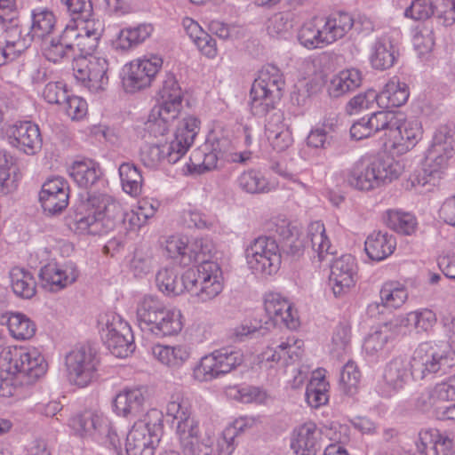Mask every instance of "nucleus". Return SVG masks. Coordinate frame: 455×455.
<instances>
[{
  "mask_svg": "<svg viewBox=\"0 0 455 455\" xmlns=\"http://www.w3.org/2000/svg\"><path fill=\"white\" fill-rule=\"evenodd\" d=\"M323 20V30L325 32L329 44L336 40L342 38L353 27V17L344 12L333 13Z\"/></svg>",
  "mask_w": 455,
  "mask_h": 455,
  "instance_id": "obj_40",
  "label": "nucleus"
},
{
  "mask_svg": "<svg viewBox=\"0 0 455 455\" xmlns=\"http://www.w3.org/2000/svg\"><path fill=\"white\" fill-rule=\"evenodd\" d=\"M390 331L388 324H385L380 330L369 334L363 343L364 351L371 355L381 351L388 340L394 338Z\"/></svg>",
  "mask_w": 455,
  "mask_h": 455,
  "instance_id": "obj_57",
  "label": "nucleus"
},
{
  "mask_svg": "<svg viewBox=\"0 0 455 455\" xmlns=\"http://www.w3.org/2000/svg\"><path fill=\"white\" fill-rule=\"evenodd\" d=\"M387 224L395 232L409 235L415 231L417 222L410 213L389 210L387 212Z\"/></svg>",
  "mask_w": 455,
  "mask_h": 455,
  "instance_id": "obj_52",
  "label": "nucleus"
},
{
  "mask_svg": "<svg viewBox=\"0 0 455 455\" xmlns=\"http://www.w3.org/2000/svg\"><path fill=\"white\" fill-rule=\"evenodd\" d=\"M118 172L123 190L132 196L140 195L143 184L140 170L133 163L125 162L120 164Z\"/></svg>",
  "mask_w": 455,
  "mask_h": 455,
  "instance_id": "obj_46",
  "label": "nucleus"
},
{
  "mask_svg": "<svg viewBox=\"0 0 455 455\" xmlns=\"http://www.w3.org/2000/svg\"><path fill=\"white\" fill-rule=\"evenodd\" d=\"M46 367L44 357L35 348L8 347L0 354V371L8 375L24 374L37 379L45 373Z\"/></svg>",
  "mask_w": 455,
  "mask_h": 455,
  "instance_id": "obj_6",
  "label": "nucleus"
},
{
  "mask_svg": "<svg viewBox=\"0 0 455 455\" xmlns=\"http://www.w3.org/2000/svg\"><path fill=\"white\" fill-rule=\"evenodd\" d=\"M161 66L162 60L158 57L137 59L125 65L122 78L125 92L133 93L149 86Z\"/></svg>",
  "mask_w": 455,
  "mask_h": 455,
  "instance_id": "obj_13",
  "label": "nucleus"
},
{
  "mask_svg": "<svg viewBox=\"0 0 455 455\" xmlns=\"http://www.w3.org/2000/svg\"><path fill=\"white\" fill-rule=\"evenodd\" d=\"M156 283L158 289L167 295H180L187 291L185 283V273L179 277L174 269L163 268L156 276Z\"/></svg>",
  "mask_w": 455,
  "mask_h": 455,
  "instance_id": "obj_47",
  "label": "nucleus"
},
{
  "mask_svg": "<svg viewBox=\"0 0 455 455\" xmlns=\"http://www.w3.org/2000/svg\"><path fill=\"white\" fill-rule=\"evenodd\" d=\"M68 182L61 177L46 180L39 194L44 211L52 215L61 212L68 204Z\"/></svg>",
  "mask_w": 455,
  "mask_h": 455,
  "instance_id": "obj_19",
  "label": "nucleus"
},
{
  "mask_svg": "<svg viewBox=\"0 0 455 455\" xmlns=\"http://www.w3.org/2000/svg\"><path fill=\"white\" fill-rule=\"evenodd\" d=\"M250 107L251 113L256 116H265L275 110V103L280 98L270 95L262 89L251 87L250 92Z\"/></svg>",
  "mask_w": 455,
  "mask_h": 455,
  "instance_id": "obj_50",
  "label": "nucleus"
},
{
  "mask_svg": "<svg viewBox=\"0 0 455 455\" xmlns=\"http://www.w3.org/2000/svg\"><path fill=\"white\" fill-rule=\"evenodd\" d=\"M402 165L392 158H375L366 167L356 164L347 176V183L359 190H371L399 178Z\"/></svg>",
  "mask_w": 455,
  "mask_h": 455,
  "instance_id": "obj_4",
  "label": "nucleus"
},
{
  "mask_svg": "<svg viewBox=\"0 0 455 455\" xmlns=\"http://www.w3.org/2000/svg\"><path fill=\"white\" fill-rule=\"evenodd\" d=\"M165 250L168 256L187 267L201 259V256L211 253L210 244L203 239L188 243L187 239L171 236L166 240Z\"/></svg>",
  "mask_w": 455,
  "mask_h": 455,
  "instance_id": "obj_17",
  "label": "nucleus"
},
{
  "mask_svg": "<svg viewBox=\"0 0 455 455\" xmlns=\"http://www.w3.org/2000/svg\"><path fill=\"white\" fill-rule=\"evenodd\" d=\"M395 245V238L392 235L387 232L373 231L364 243V250L370 259L380 261L394 252Z\"/></svg>",
  "mask_w": 455,
  "mask_h": 455,
  "instance_id": "obj_28",
  "label": "nucleus"
},
{
  "mask_svg": "<svg viewBox=\"0 0 455 455\" xmlns=\"http://www.w3.org/2000/svg\"><path fill=\"white\" fill-rule=\"evenodd\" d=\"M146 403V390L143 388H126L118 393L114 400L115 411L125 418L139 417Z\"/></svg>",
  "mask_w": 455,
  "mask_h": 455,
  "instance_id": "obj_25",
  "label": "nucleus"
},
{
  "mask_svg": "<svg viewBox=\"0 0 455 455\" xmlns=\"http://www.w3.org/2000/svg\"><path fill=\"white\" fill-rule=\"evenodd\" d=\"M200 121L195 116L183 118L176 129L173 139L164 144H152L140 151L142 164L157 169L164 164H176L188 150L200 130Z\"/></svg>",
  "mask_w": 455,
  "mask_h": 455,
  "instance_id": "obj_2",
  "label": "nucleus"
},
{
  "mask_svg": "<svg viewBox=\"0 0 455 455\" xmlns=\"http://www.w3.org/2000/svg\"><path fill=\"white\" fill-rule=\"evenodd\" d=\"M399 56V50L388 36L378 39L371 46L370 62L377 70H386L394 66Z\"/></svg>",
  "mask_w": 455,
  "mask_h": 455,
  "instance_id": "obj_26",
  "label": "nucleus"
},
{
  "mask_svg": "<svg viewBox=\"0 0 455 455\" xmlns=\"http://www.w3.org/2000/svg\"><path fill=\"white\" fill-rule=\"evenodd\" d=\"M209 254L201 256V262L196 269H194L195 278L196 279V285L204 284L212 278L220 279L222 277V271L219 264L215 261L209 260L206 257Z\"/></svg>",
  "mask_w": 455,
  "mask_h": 455,
  "instance_id": "obj_55",
  "label": "nucleus"
},
{
  "mask_svg": "<svg viewBox=\"0 0 455 455\" xmlns=\"http://www.w3.org/2000/svg\"><path fill=\"white\" fill-rule=\"evenodd\" d=\"M153 356L164 365L172 369L181 367L190 357V347L184 344L175 346L155 345Z\"/></svg>",
  "mask_w": 455,
  "mask_h": 455,
  "instance_id": "obj_29",
  "label": "nucleus"
},
{
  "mask_svg": "<svg viewBox=\"0 0 455 455\" xmlns=\"http://www.w3.org/2000/svg\"><path fill=\"white\" fill-rule=\"evenodd\" d=\"M8 328L12 336L17 339H28L36 333V324L21 313L10 315Z\"/></svg>",
  "mask_w": 455,
  "mask_h": 455,
  "instance_id": "obj_51",
  "label": "nucleus"
},
{
  "mask_svg": "<svg viewBox=\"0 0 455 455\" xmlns=\"http://www.w3.org/2000/svg\"><path fill=\"white\" fill-rule=\"evenodd\" d=\"M454 135L453 130L447 125H441L436 129L427 158L433 160L437 166H444L451 157L455 146Z\"/></svg>",
  "mask_w": 455,
  "mask_h": 455,
  "instance_id": "obj_24",
  "label": "nucleus"
},
{
  "mask_svg": "<svg viewBox=\"0 0 455 455\" xmlns=\"http://www.w3.org/2000/svg\"><path fill=\"white\" fill-rule=\"evenodd\" d=\"M182 329L181 314L179 310L165 307L156 317V321L147 330L156 336L164 337L179 333Z\"/></svg>",
  "mask_w": 455,
  "mask_h": 455,
  "instance_id": "obj_37",
  "label": "nucleus"
},
{
  "mask_svg": "<svg viewBox=\"0 0 455 455\" xmlns=\"http://www.w3.org/2000/svg\"><path fill=\"white\" fill-rule=\"evenodd\" d=\"M116 208L118 204L108 195L90 196L78 206L73 228L79 234L101 235L105 232L103 219L110 211Z\"/></svg>",
  "mask_w": 455,
  "mask_h": 455,
  "instance_id": "obj_5",
  "label": "nucleus"
},
{
  "mask_svg": "<svg viewBox=\"0 0 455 455\" xmlns=\"http://www.w3.org/2000/svg\"><path fill=\"white\" fill-rule=\"evenodd\" d=\"M164 304L157 297L146 295L139 300L136 317L141 330L147 331L156 321L157 315L164 310Z\"/></svg>",
  "mask_w": 455,
  "mask_h": 455,
  "instance_id": "obj_41",
  "label": "nucleus"
},
{
  "mask_svg": "<svg viewBox=\"0 0 455 455\" xmlns=\"http://www.w3.org/2000/svg\"><path fill=\"white\" fill-rule=\"evenodd\" d=\"M307 241L317 254L318 260L323 261L330 253L331 243L326 235L324 225L320 221L310 223L307 232Z\"/></svg>",
  "mask_w": 455,
  "mask_h": 455,
  "instance_id": "obj_48",
  "label": "nucleus"
},
{
  "mask_svg": "<svg viewBox=\"0 0 455 455\" xmlns=\"http://www.w3.org/2000/svg\"><path fill=\"white\" fill-rule=\"evenodd\" d=\"M230 146V141L226 139H217L212 143L211 152L204 155L202 166L206 171H211L218 167L220 158H226L227 148Z\"/></svg>",
  "mask_w": 455,
  "mask_h": 455,
  "instance_id": "obj_59",
  "label": "nucleus"
},
{
  "mask_svg": "<svg viewBox=\"0 0 455 455\" xmlns=\"http://www.w3.org/2000/svg\"><path fill=\"white\" fill-rule=\"evenodd\" d=\"M69 175L79 187L88 188L97 183L102 172L99 164L86 159L75 162L69 168Z\"/></svg>",
  "mask_w": 455,
  "mask_h": 455,
  "instance_id": "obj_35",
  "label": "nucleus"
},
{
  "mask_svg": "<svg viewBox=\"0 0 455 455\" xmlns=\"http://www.w3.org/2000/svg\"><path fill=\"white\" fill-rule=\"evenodd\" d=\"M153 31L149 24H140L135 28H127L120 30L114 46L117 50L128 51L144 42Z\"/></svg>",
  "mask_w": 455,
  "mask_h": 455,
  "instance_id": "obj_42",
  "label": "nucleus"
},
{
  "mask_svg": "<svg viewBox=\"0 0 455 455\" xmlns=\"http://www.w3.org/2000/svg\"><path fill=\"white\" fill-rule=\"evenodd\" d=\"M98 364L97 354L90 346L76 347L65 356L68 379L81 387L88 386L92 381Z\"/></svg>",
  "mask_w": 455,
  "mask_h": 455,
  "instance_id": "obj_10",
  "label": "nucleus"
},
{
  "mask_svg": "<svg viewBox=\"0 0 455 455\" xmlns=\"http://www.w3.org/2000/svg\"><path fill=\"white\" fill-rule=\"evenodd\" d=\"M180 110L167 107L156 106L149 115L146 124L148 131L154 136L164 135L173 121L179 116Z\"/></svg>",
  "mask_w": 455,
  "mask_h": 455,
  "instance_id": "obj_39",
  "label": "nucleus"
},
{
  "mask_svg": "<svg viewBox=\"0 0 455 455\" xmlns=\"http://www.w3.org/2000/svg\"><path fill=\"white\" fill-rule=\"evenodd\" d=\"M375 102L378 104V92L375 90L369 89L350 99L345 110L349 116L355 115L372 108Z\"/></svg>",
  "mask_w": 455,
  "mask_h": 455,
  "instance_id": "obj_54",
  "label": "nucleus"
},
{
  "mask_svg": "<svg viewBox=\"0 0 455 455\" xmlns=\"http://www.w3.org/2000/svg\"><path fill=\"white\" fill-rule=\"evenodd\" d=\"M436 18L443 26H451L455 22V0H441L435 7ZM435 13L432 0H413L405 9L404 15L414 20H425Z\"/></svg>",
  "mask_w": 455,
  "mask_h": 455,
  "instance_id": "obj_16",
  "label": "nucleus"
},
{
  "mask_svg": "<svg viewBox=\"0 0 455 455\" xmlns=\"http://www.w3.org/2000/svg\"><path fill=\"white\" fill-rule=\"evenodd\" d=\"M408 379V364L403 358L395 357L385 366L383 379L385 384L392 390L403 389Z\"/></svg>",
  "mask_w": 455,
  "mask_h": 455,
  "instance_id": "obj_43",
  "label": "nucleus"
},
{
  "mask_svg": "<svg viewBox=\"0 0 455 455\" xmlns=\"http://www.w3.org/2000/svg\"><path fill=\"white\" fill-rule=\"evenodd\" d=\"M11 288L21 299H29L36 295V282L33 274L20 267H14L9 273Z\"/></svg>",
  "mask_w": 455,
  "mask_h": 455,
  "instance_id": "obj_38",
  "label": "nucleus"
},
{
  "mask_svg": "<svg viewBox=\"0 0 455 455\" xmlns=\"http://www.w3.org/2000/svg\"><path fill=\"white\" fill-rule=\"evenodd\" d=\"M158 94L162 102L158 105L168 108L181 109L182 91L173 74L168 73L162 81Z\"/></svg>",
  "mask_w": 455,
  "mask_h": 455,
  "instance_id": "obj_45",
  "label": "nucleus"
},
{
  "mask_svg": "<svg viewBox=\"0 0 455 455\" xmlns=\"http://www.w3.org/2000/svg\"><path fill=\"white\" fill-rule=\"evenodd\" d=\"M380 299L385 306L398 308L407 300L408 292L403 285L389 282L382 286Z\"/></svg>",
  "mask_w": 455,
  "mask_h": 455,
  "instance_id": "obj_53",
  "label": "nucleus"
},
{
  "mask_svg": "<svg viewBox=\"0 0 455 455\" xmlns=\"http://www.w3.org/2000/svg\"><path fill=\"white\" fill-rule=\"evenodd\" d=\"M399 113L393 111L381 110L372 113L370 117L371 119V125L375 133L384 131L387 136L394 124H396V117Z\"/></svg>",
  "mask_w": 455,
  "mask_h": 455,
  "instance_id": "obj_61",
  "label": "nucleus"
},
{
  "mask_svg": "<svg viewBox=\"0 0 455 455\" xmlns=\"http://www.w3.org/2000/svg\"><path fill=\"white\" fill-rule=\"evenodd\" d=\"M185 283L187 291L196 299L199 302H208L219 296L223 290V278L214 279L206 282L204 284L196 285L194 268H188L185 271Z\"/></svg>",
  "mask_w": 455,
  "mask_h": 455,
  "instance_id": "obj_27",
  "label": "nucleus"
},
{
  "mask_svg": "<svg viewBox=\"0 0 455 455\" xmlns=\"http://www.w3.org/2000/svg\"><path fill=\"white\" fill-rule=\"evenodd\" d=\"M360 378L361 373L355 363L350 361L347 362L340 372V385L343 390L349 395H353L359 384Z\"/></svg>",
  "mask_w": 455,
  "mask_h": 455,
  "instance_id": "obj_60",
  "label": "nucleus"
},
{
  "mask_svg": "<svg viewBox=\"0 0 455 455\" xmlns=\"http://www.w3.org/2000/svg\"><path fill=\"white\" fill-rule=\"evenodd\" d=\"M322 431L313 422H307L294 431L291 447L294 451L317 452L321 448Z\"/></svg>",
  "mask_w": 455,
  "mask_h": 455,
  "instance_id": "obj_31",
  "label": "nucleus"
},
{
  "mask_svg": "<svg viewBox=\"0 0 455 455\" xmlns=\"http://www.w3.org/2000/svg\"><path fill=\"white\" fill-rule=\"evenodd\" d=\"M264 307L275 325L294 330L299 326L298 312L281 294L269 292L266 295Z\"/></svg>",
  "mask_w": 455,
  "mask_h": 455,
  "instance_id": "obj_21",
  "label": "nucleus"
},
{
  "mask_svg": "<svg viewBox=\"0 0 455 455\" xmlns=\"http://www.w3.org/2000/svg\"><path fill=\"white\" fill-rule=\"evenodd\" d=\"M3 130L10 144L27 155H34L42 147L39 127L31 122L8 124Z\"/></svg>",
  "mask_w": 455,
  "mask_h": 455,
  "instance_id": "obj_18",
  "label": "nucleus"
},
{
  "mask_svg": "<svg viewBox=\"0 0 455 455\" xmlns=\"http://www.w3.org/2000/svg\"><path fill=\"white\" fill-rule=\"evenodd\" d=\"M101 337L108 350L116 357H127L135 349L132 329L119 315H112L111 319H108L102 328Z\"/></svg>",
  "mask_w": 455,
  "mask_h": 455,
  "instance_id": "obj_12",
  "label": "nucleus"
},
{
  "mask_svg": "<svg viewBox=\"0 0 455 455\" xmlns=\"http://www.w3.org/2000/svg\"><path fill=\"white\" fill-rule=\"evenodd\" d=\"M68 95L67 84L62 81H50L42 91L43 99L52 105H62Z\"/></svg>",
  "mask_w": 455,
  "mask_h": 455,
  "instance_id": "obj_58",
  "label": "nucleus"
},
{
  "mask_svg": "<svg viewBox=\"0 0 455 455\" xmlns=\"http://www.w3.org/2000/svg\"><path fill=\"white\" fill-rule=\"evenodd\" d=\"M357 266L351 254H344L331 265L329 283L335 296L347 293L355 283Z\"/></svg>",
  "mask_w": 455,
  "mask_h": 455,
  "instance_id": "obj_20",
  "label": "nucleus"
},
{
  "mask_svg": "<svg viewBox=\"0 0 455 455\" xmlns=\"http://www.w3.org/2000/svg\"><path fill=\"white\" fill-rule=\"evenodd\" d=\"M55 26V16L47 9H36L32 12V22L29 30L25 32L15 23L9 31L10 37L15 43L26 42L25 50L35 38L42 39L52 33Z\"/></svg>",
  "mask_w": 455,
  "mask_h": 455,
  "instance_id": "obj_15",
  "label": "nucleus"
},
{
  "mask_svg": "<svg viewBox=\"0 0 455 455\" xmlns=\"http://www.w3.org/2000/svg\"><path fill=\"white\" fill-rule=\"evenodd\" d=\"M18 23V12L15 0H0V24L6 32Z\"/></svg>",
  "mask_w": 455,
  "mask_h": 455,
  "instance_id": "obj_64",
  "label": "nucleus"
},
{
  "mask_svg": "<svg viewBox=\"0 0 455 455\" xmlns=\"http://www.w3.org/2000/svg\"><path fill=\"white\" fill-rule=\"evenodd\" d=\"M40 277L45 289L58 291L76 282L78 277V270L74 264L64 266L48 264L42 267Z\"/></svg>",
  "mask_w": 455,
  "mask_h": 455,
  "instance_id": "obj_22",
  "label": "nucleus"
},
{
  "mask_svg": "<svg viewBox=\"0 0 455 455\" xmlns=\"http://www.w3.org/2000/svg\"><path fill=\"white\" fill-rule=\"evenodd\" d=\"M43 54L49 60L57 63L65 59L75 58L69 40L66 38V30L57 38L45 42L43 46Z\"/></svg>",
  "mask_w": 455,
  "mask_h": 455,
  "instance_id": "obj_49",
  "label": "nucleus"
},
{
  "mask_svg": "<svg viewBox=\"0 0 455 455\" xmlns=\"http://www.w3.org/2000/svg\"><path fill=\"white\" fill-rule=\"evenodd\" d=\"M241 350L221 348L203 356L193 369V378L200 382L211 381L236 369L243 363Z\"/></svg>",
  "mask_w": 455,
  "mask_h": 455,
  "instance_id": "obj_7",
  "label": "nucleus"
},
{
  "mask_svg": "<svg viewBox=\"0 0 455 455\" xmlns=\"http://www.w3.org/2000/svg\"><path fill=\"white\" fill-rule=\"evenodd\" d=\"M61 106L66 114L73 120H79L87 113L86 101L78 96L68 94Z\"/></svg>",
  "mask_w": 455,
  "mask_h": 455,
  "instance_id": "obj_62",
  "label": "nucleus"
},
{
  "mask_svg": "<svg viewBox=\"0 0 455 455\" xmlns=\"http://www.w3.org/2000/svg\"><path fill=\"white\" fill-rule=\"evenodd\" d=\"M306 400L312 408H319L329 401V383L325 379V371H313L306 388Z\"/></svg>",
  "mask_w": 455,
  "mask_h": 455,
  "instance_id": "obj_33",
  "label": "nucleus"
},
{
  "mask_svg": "<svg viewBox=\"0 0 455 455\" xmlns=\"http://www.w3.org/2000/svg\"><path fill=\"white\" fill-rule=\"evenodd\" d=\"M298 39L301 45L309 50L322 49L329 45L323 20L320 18L305 22L298 32Z\"/></svg>",
  "mask_w": 455,
  "mask_h": 455,
  "instance_id": "obj_30",
  "label": "nucleus"
},
{
  "mask_svg": "<svg viewBox=\"0 0 455 455\" xmlns=\"http://www.w3.org/2000/svg\"><path fill=\"white\" fill-rule=\"evenodd\" d=\"M5 46L0 47V66L6 64L8 61L15 60L22 52L25 51L26 42L15 43L10 37L9 31L6 30Z\"/></svg>",
  "mask_w": 455,
  "mask_h": 455,
  "instance_id": "obj_63",
  "label": "nucleus"
},
{
  "mask_svg": "<svg viewBox=\"0 0 455 455\" xmlns=\"http://www.w3.org/2000/svg\"><path fill=\"white\" fill-rule=\"evenodd\" d=\"M249 267L256 275H272L281 266L282 258L276 241L270 236L254 239L245 251Z\"/></svg>",
  "mask_w": 455,
  "mask_h": 455,
  "instance_id": "obj_8",
  "label": "nucleus"
},
{
  "mask_svg": "<svg viewBox=\"0 0 455 455\" xmlns=\"http://www.w3.org/2000/svg\"><path fill=\"white\" fill-rule=\"evenodd\" d=\"M108 60L96 55L78 58L73 67L76 79L93 92L102 91L108 85Z\"/></svg>",
  "mask_w": 455,
  "mask_h": 455,
  "instance_id": "obj_11",
  "label": "nucleus"
},
{
  "mask_svg": "<svg viewBox=\"0 0 455 455\" xmlns=\"http://www.w3.org/2000/svg\"><path fill=\"white\" fill-rule=\"evenodd\" d=\"M362 74L358 69L342 70L331 79L328 93L332 98H339L357 89L362 84Z\"/></svg>",
  "mask_w": 455,
  "mask_h": 455,
  "instance_id": "obj_34",
  "label": "nucleus"
},
{
  "mask_svg": "<svg viewBox=\"0 0 455 455\" xmlns=\"http://www.w3.org/2000/svg\"><path fill=\"white\" fill-rule=\"evenodd\" d=\"M66 38L72 46L74 57H89L97 48L100 38L104 30L102 21L89 20L84 21H71L66 28Z\"/></svg>",
  "mask_w": 455,
  "mask_h": 455,
  "instance_id": "obj_9",
  "label": "nucleus"
},
{
  "mask_svg": "<svg viewBox=\"0 0 455 455\" xmlns=\"http://www.w3.org/2000/svg\"><path fill=\"white\" fill-rule=\"evenodd\" d=\"M166 415L177 421L176 433L184 455H215L214 439L201 434L188 398L180 394L172 395L166 404Z\"/></svg>",
  "mask_w": 455,
  "mask_h": 455,
  "instance_id": "obj_1",
  "label": "nucleus"
},
{
  "mask_svg": "<svg viewBox=\"0 0 455 455\" xmlns=\"http://www.w3.org/2000/svg\"><path fill=\"white\" fill-rule=\"evenodd\" d=\"M408 98L409 91L406 84L393 78L378 93V106L381 108H398L403 106Z\"/></svg>",
  "mask_w": 455,
  "mask_h": 455,
  "instance_id": "obj_36",
  "label": "nucleus"
},
{
  "mask_svg": "<svg viewBox=\"0 0 455 455\" xmlns=\"http://www.w3.org/2000/svg\"><path fill=\"white\" fill-rule=\"evenodd\" d=\"M100 421V416L91 411H85L74 416L70 419V426L80 435H85L97 429Z\"/></svg>",
  "mask_w": 455,
  "mask_h": 455,
  "instance_id": "obj_56",
  "label": "nucleus"
},
{
  "mask_svg": "<svg viewBox=\"0 0 455 455\" xmlns=\"http://www.w3.org/2000/svg\"><path fill=\"white\" fill-rule=\"evenodd\" d=\"M423 136L422 124L418 120H407L399 113L396 124L387 133L391 142V149L398 156L404 155L413 149Z\"/></svg>",
  "mask_w": 455,
  "mask_h": 455,
  "instance_id": "obj_14",
  "label": "nucleus"
},
{
  "mask_svg": "<svg viewBox=\"0 0 455 455\" xmlns=\"http://www.w3.org/2000/svg\"><path fill=\"white\" fill-rule=\"evenodd\" d=\"M410 366L416 380L441 378L455 367V351L446 344L423 342L413 351Z\"/></svg>",
  "mask_w": 455,
  "mask_h": 455,
  "instance_id": "obj_3",
  "label": "nucleus"
},
{
  "mask_svg": "<svg viewBox=\"0 0 455 455\" xmlns=\"http://www.w3.org/2000/svg\"><path fill=\"white\" fill-rule=\"evenodd\" d=\"M236 184L242 191L251 195L265 194L272 189L264 175L253 169L243 172L238 176Z\"/></svg>",
  "mask_w": 455,
  "mask_h": 455,
  "instance_id": "obj_44",
  "label": "nucleus"
},
{
  "mask_svg": "<svg viewBox=\"0 0 455 455\" xmlns=\"http://www.w3.org/2000/svg\"><path fill=\"white\" fill-rule=\"evenodd\" d=\"M284 84V78L280 69L274 65L268 64L259 70V76L254 80L251 87L262 89V91L267 92L270 95L281 99Z\"/></svg>",
  "mask_w": 455,
  "mask_h": 455,
  "instance_id": "obj_32",
  "label": "nucleus"
},
{
  "mask_svg": "<svg viewBox=\"0 0 455 455\" xmlns=\"http://www.w3.org/2000/svg\"><path fill=\"white\" fill-rule=\"evenodd\" d=\"M158 442V434L149 432L144 424H134L126 437V453L127 455H153Z\"/></svg>",
  "mask_w": 455,
  "mask_h": 455,
  "instance_id": "obj_23",
  "label": "nucleus"
}]
</instances>
